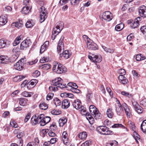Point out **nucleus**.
<instances>
[{"label":"nucleus","instance_id":"nucleus-7","mask_svg":"<svg viewBox=\"0 0 146 146\" xmlns=\"http://www.w3.org/2000/svg\"><path fill=\"white\" fill-rule=\"evenodd\" d=\"M62 79L60 78H55L54 80H52V85L56 86L60 88H66V84H64L62 83Z\"/></svg>","mask_w":146,"mask_h":146},{"label":"nucleus","instance_id":"nucleus-57","mask_svg":"<svg viewBox=\"0 0 146 146\" xmlns=\"http://www.w3.org/2000/svg\"><path fill=\"white\" fill-rule=\"evenodd\" d=\"M46 48H46V47L43 45V44L42 45L40 48V53L41 54L42 53Z\"/></svg>","mask_w":146,"mask_h":146},{"label":"nucleus","instance_id":"nucleus-3","mask_svg":"<svg viewBox=\"0 0 146 146\" xmlns=\"http://www.w3.org/2000/svg\"><path fill=\"white\" fill-rule=\"evenodd\" d=\"M64 27V23L60 21L57 23L55 27L53 28V31L52 35V39L54 40L55 39L56 35L58 34L62 30Z\"/></svg>","mask_w":146,"mask_h":146},{"label":"nucleus","instance_id":"nucleus-52","mask_svg":"<svg viewBox=\"0 0 146 146\" xmlns=\"http://www.w3.org/2000/svg\"><path fill=\"white\" fill-rule=\"evenodd\" d=\"M132 104L135 109L137 107H138V106H139L138 104L136 102L134 101V100H132L131 101Z\"/></svg>","mask_w":146,"mask_h":146},{"label":"nucleus","instance_id":"nucleus-13","mask_svg":"<svg viewBox=\"0 0 146 146\" xmlns=\"http://www.w3.org/2000/svg\"><path fill=\"white\" fill-rule=\"evenodd\" d=\"M117 102L118 105L116 106L115 111L117 115H121L123 112V110L119 101L117 100Z\"/></svg>","mask_w":146,"mask_h":146},{"label":"nucleus","instance_id":"nucleus-48","mask_svg":"<svg viewBox=\"0 0 146 146\" xmlns=\"http://www.w3.org/2000/svg\"><path fill=\"white\" fill-rule=\"evenodd\" d=\"M118 72L121 75H125L126 73L125 70L123 69H121L118 70Z\"/></svg>","mask_w":146,"mask_h":146},{"label":"nucleus","instance_id":"nucleus-58","mask_svg":"<svg viewBox=\"0 0 146 146\" xmlns=\"http://www.w3.org/2000/svg\"><path fill=\"white\" fill-rule=\"evenodd\" d=\"M124 126L121 124H115L111 126V127L113 128H116L117 127H123Z\"/></svg>","mask_w":146,"mask_h":146},{"label":"nucleus","instance_id":"nucleus-42","mask_svg":"<svg viewBox=\"0 0 146 146\" xmlns=\"http://www.w3.org/2000/svg\"><path fill=\"white\" fill-rule=\"evenodd\" d=\"M136 111L139 113H141L143 111V108L140 106H138L135 109Z\"/></svg>","mask_w":146,"mask_h":146},{"label":"nucleus","instance_id":"nucleus-12","mask_svg":"<svg viewBox=\"0 0 146 146\" xmlns=\"http://www.w3.org/2000/svg\"><path fill=\"white\" fill-rule=\"evenodd\" d=\"M139 15L143 17H146V7L142 6L138 9Z\"/></svg>","mask_w":146,"mask_h":146},{"label":"nucleus","instance_id":"nucleus-36","mask_svg":"<svg viewBox=\"0 0 146 146\" xmlns=\"http://www.w3.org/2000/svg\"><path fill=\"white\" fill-rule=\"evenodd\" d=\"M22 94L25 97H30L33 95V93L32 92H29L27 91H25L22 92Z\"/></svg>","mask_w":146,"mask_h":146},{"label":"nucleus","instance_id":"nucleus-56","mask_svg":"<svg viewBox=\"0 0 146 146\" xmlns=\"http://www.w3.org/2000/svg\"><path fill=\"white\" fill-rule=\"evenodd\" d=\"M91 141L90 140H88L85 141L84 143L82 145V146H89L90 144H91Z\"/></svg>","mask_w":146,"mask_h":146},{"label":"nucleus","instance_id":"nucleus-47","mask_svg":"<svg viewBox=\"0 0 146 146\" xmlns=\"http://www.w3.org/2000/svg\"><path fill=\"white\" fill-rule=\"evenodd\" d=\"M10 124L12 127L14 128H17L18 127V125L15 121H11Z\"/></svg>","mask_w":146,"mask_h":146},{"label":"nucleus","instance_id":"nucleus-9","mask_svg":"<svg viewBox=\"0 0 146 146\" xmlns=\"http://www.w3.org/2000/svg\"><path fill=\"white\" fill-rule=\"evenodd\" d=\"M30 39H26L22 42L21 44L20 49L21 50H25L31 44Z\"/></svg>","mask_w":146,"mask_h":146},{"label":"nucleus","instance_id":"nucleus-32","mask_svg":"<svg viewBox=\"0 0 146 146\" xmlns=\"http://www.w3.org/2000/svg\"><path fill=\"white\" fill-rule=\"evenodd\" d=\"M87 137V134L86 132H83L78 134V137L82 139H84Z\"/></svg>","mask_w":146,"mask_h":146},{"label":"nucleus","instance_id":"nucleus-24","mask_svg":"<svg viewBox=\"0 0 146 146\" xmlns=\"http://www.w3.org/2000/svg\"><path fill=\"white\" fill-rule=\"evenodd\" d=\"M47 13H40V22L42 23L44 22L47 17Z\"/></svg>","mask_w":146,"mask_h":146},{"label":"nucleus","instance_id":"nucleus-31","mask_svg":"<svg viewBox=\"0 0 146 146\" xmlns=\"http://www.w3.org/2000/svg\"><path fill=\"white\" fill-rule=\"evenodd\" d=\"M93 97V93L92 91H88L86 95V99L89 102L91 101V99Z\"/></svg>","mask_w":146,"mask_h":146},{"label":"nucleus","instance_id":"nucleus-64","mask_svg":"<svg viewBox=\"0 0 146 146\" xmlns=\"http://www.w3.org/2000/svg\"><path fill=\"white\" fill-rule=\"evenodd\" d=\"M57 140L56 138H53L51 139L50 141L51 144H53L55 143Z\"/></svg>","mask_w":146,"mask_h":146},{"label":"nucleus","instance_id":"nucleus-33","mask_svg":"<svg viewBox=\"0 0 146 146\" xmlns=\"http://www.w3.org/2000/svg\"><path fill=\"white\" fill-rule=\"evenodd\" d=\"M41 68L44 70H48L51 67V65L49 64H42L40 66Z\"/></svg>","mask_w":146,"mask_h":146},{"label":"nucleus","instance_id":"nucleus-40","mask_svg":"<svg viewBox=\"0 0 146 146\" xmlns=\"http://www.w3.org/2000/svg\"><path fill=\"white\" fill-rule=\"evenodd\" d=\"M66 120L64 118L60 119L58 121L59 126H63L65 123L66 122Z\"/></svg>","mask_w":146,"mask_h":146},{"label":"nucleus","instance_id":"nucleus-35","mask_svg":"<svg viewBox=\"0 0 146 146\" xmlns=\"http://www.w3.org/2000/svg\"><path fill=\"white\" fill-rule=\"evenodd\" d=\"M34 23L32 20L28 21L26 23L25 26L27 28H29L33 26L34 25Z\"/></svg>","mask_w":146,"mask_h":146},{"label":"nucleus","instance_id":"nucleus-49","mask_svg":"<svg viewBox=\"0 0 146 146\" xmlns=\"http://www.w3.org/2000/svg\"><path fill=\"white\" fill-rule=\"evenodd\" d=\"M70 90L76 94H78L80 93V91L79 89H77V88H71Z\"/></svg>","mask_w":146,"mask_h":146},{"label":"nucleus","instance_id":"nucleus-26","mask_svg":"<svg viewBox=\"0 0 146 146\" xmlns=\"http://www.w3.org/2000/svg\"><path fill=\"white\" fill-rule=\"evenodd\" d=\"M38 82L37 80L35 79H33L32 80H31V81L29 82L27 84V87L28 88L29 87L30 88L32 87V86H33L34 85H35L36 83Z\"/></svg>","mask_w":146,"mask_h":146},{"label":"nucleus","instance_id":"nucleus-53","mask_svg":"<svg viewBox=\"0 0 146 146\" xmlns=\"http://www.w3.org/2000/svg\"><path fill=\"white\" fill-rule=\"evenodd\" d=\"M140 104L142 106L146 107V98H144L142 100L140 101Z\"/></svg>","mask_w":146,"mask_h":146},{"label":"nucleus","instance_id":"nucleus-8","mask_svg":"<svg viewBox=\"0 0 146 146\" xmlns=\"http://www.w3.org/2000/svg\"><path fill=\"white\" fill-rule=\"evenodd\" d=\"M24 58H21L14 65V68L19 70H22L23 68L25 61Z\"/></svg>","mask_w":146,"mask_h":146},{"label":"nucleus","instance_id":"nucleus-61","mask_svg":"<svg viewBox=\"0 0 146 146\" xmlns=\"http://www.w3.org/2000/svg\"><path fill=\"white\" fill-rule=\"evenodd\" d=\"M33 142H34V143L36 146H38V145L39 144V141L38 140V139L37 137L35 138V139L34 141H33Z\"/></svg>","mask_w":146,"mask_h":146},{"label":"nucleus","instance_id":"nucleus-17","mask_svg":"<svg viewBox=\"0 0 146 146\" xmlns=\"http://www.w3.org/2000/svg\"><path fill=\"white\" fill-rule=\"evenodd\" d=\"M123 106L127 115L128 117L129 118L131 116V115L130 110V109L128 108V106L125 103L123 104Z\"/></svg>","mask_w":146,"mask_h":146},{"label":"nucleus","instance_id":"nucleus-16","mask_svg":"<svg viewBox=\"0 0 146 146\" xmlns=\"http://www.w3.org/2000/svg\"><path fill=\"white\" fill-rule=\"evenodd\" d=\"M0 62L3 64H7L10 62L7 57L4 56H0Z\"/></svg>","mask_w":146,"mask_h":146},{"label":"nucleus","instance_id":"nucleus-51","mask_svg":"<svg viewBox=\"0 0 146 146\" xmlns=\"http://www.w3.org/2000/svg\"><path fill=\"white\" fill-rule=\"evenodd\" d=\"M122 95L125 96H127L128 97H130L132 96L131 94H129L128 92L125 91H122L121 92Z\"/></svg>","mask_w":146,"mask_h":146},{"label":"nucleus","instance_id":"nucleus-34","mask_svg":"<svg viewBox=\"0 0 146 146\" xmlns=\"http://www.w3.org/2000/svg\"><path fill=\"white\" fill-rule=\"evenodd\" d=\"M106 114L108 117L111 118L113 115V113L112 111V109L110 108L108 109L107 111Z\"/></svg>","mask_w":146,"mask_h":146},{"label":"nucleus","instance_id":"nucleus-22","mask_svg":"<svg viewBox=\"0 0 146 146\" xmlns=\"http://www.w3.org/2000/svg\"><path fill=\"white\" fill-rule=\"evenodd\" d=\"M70 105L69 101L67 99L64 100L62 102V106L63 108L66 109L68 108L70 106Z\"/></svg>","mask_w":146,"mask_h":146},{"label":"nucleus","instance_id":"nucleus-10","mask_svg":"<svg viewBox=\"0 0 146 146\" xmlns=\"http://www.w3.org/2000/svg\"><path fill=\"white\" fill-rule=\"evenodd\" d=\"M87 46L88 48L91 50H96L98 49V46L97 44L92 41L88 40Z\"/></svg>","mask_w":146,"mask_h":146},{"label":"nucleus","instance_id":"nucleus-28","mask_svg":"<svg viewBox=\"0 0 146 146\" xmlns=\"http://www.w3.org/2000/svg\"><path fill=\"white\" fill-rule=\"evenodd\" d=\"M124 26V24L120 23L115 26V29L117 31H120L123 28Z\"/></svg>","mask_w":146,"mask_h":146},{"label":"nucleus","instance_id":"nucleus-43","mask_svg":"<svg viewBox=\"0 0 146 146\" xmlns=\"http://www.w3.org/2000/svg\"><path fill=\"white\" fill-rule=\"evenodd\" d=\"M40 13H47L46 10L44 7L42 6L39 9Z\"/></svg>","mask_w":146,"mask_h":146},{"label":"nucleus","instance_id":"nucleus-21","mask_svg":"<svg viewBox=\"0 0 146 146\" xmlns=\"http://www.w3.org/2000/svg\"><path fill=\"white\" fill-rule=\"evenodd\" d=\"M93 56V62H100L102 60V58L100 55H94Z\"/></svg>","mask_w":146,"mask_h":146},{"label":"nucleus","instance_id":"nucleus-39","mask_svg":"<svg viewBox=\"0 0 146 146\" xmlns=\"http://www.w3.org/2000/svg\"><path fill=\"white\" fill-rule=\"evenodd\" d=\"M19 103L21 106H25L27 104V100L24 98H21L20 99Z\"/></svg>","mask_w":146,"mask_h":146},{"label":"nucleus","instance_id":"nucleus-6","mask_svg":"<svg viewBox=\"0 0 146 146\" xmlns=\"http://www.w3.org/2000/svg\"><path fill=\"white\" fill-rule=\"evenodd\" d=\"M44 116V115L41 114L40 115H33L31 118V123L33 125L42 123V118Z\"/></svg>","mask_w":146,"mask_h":146},{"label":"nucleus","instance_id":"nucleus-44","mask_svg":"<svg viewBox=\"0 0 146 146\" xmlns=\"http://www.w3.org/2000/svg\"><path fill=\"white\" fill-rule=\"evenodd\" d=\"M67 85L71 87V88H74L75 87V88H78V86L76 84L73 83L69 82L68 84Z\"/></svg>","mask_w":146,"mask_h":146},{"label":"nucleus","instance_id":"nucleus-41","mask_svg":"<svg viewBox=\"0 0 146 146\" xmlns=\"http://www.w3.org/2000/svg\"><path fill=\"white\" fill-rule=\"evenodd\" d=\"M54 104L57 106H59L61 104V102L60 100L57 98H55L53 100Z\"/></svg>","mask_w":146,"mask_h":146},{"label":"nucleus","instance_id":"nucleus-30","mask_svg":"<svg viewBox=\"0 0 146 146\" xmlns=\"http://www.w3.org/2000/svg\"><path fill=\"white\" fill-rule=\"evenodd\" d=\"M39 107L41 109L45 110L48 108V105L45 103L43 102L39 104Z\"/></svg>","mask_w":146,"mask_h":146},{"label":"nucleus","instance_id":"nucleus-55","mask_svg":"<svg viewBox=\"0 0 146 146\" xmlns=\"http://www.w3.org/2000/svg\"><path fill=\"white\" fill-rule=\"evenodd\" d=\"M23 145V141L22 140H21V139H20L19 143L18 145L16 143H12L11 146H22Z\"/></svg>","mask_w":146,"mask_h":146},{"label":"nucleus","instance_id":"nucleus-63","mask_svg":"<svg viewBox=\"0 0 146 146\" xmlns=\"http://www.w3.org/2000/svg\"><path fill=\"white\" fill-rule=\"evenodd\" d=\"M140 29L143 33H145L146 32V26H143Z\"/></svg>","mask_w":146,"mask_h":146},{"label":"nucleus","instance_id":"nucleus-14","mask_svg":"<svg viewBox=\"0 0 146 146\" xmlns=\"http://www.w3.org/2000/svg\"><path fill=\"white\" fill-rule=\"evenodd\" d=\"M140 19V17H138L137 19H136L131 23V27L133 29L137 28L139 25V21Z\"/></svg>","mask_w":146,"mask_h":146},{"label":"nucleus","instance_id":"nucleus-15","mask_svg":"<svg viewBox=\"0 0 146 146\" xmlns=\"http://www.w3.org/2000/svg\"><path fill=\"white\" fill-rule=\"evenodd\" d=\"M7 21V15L6 14L3 15L0 17V25H3Z\"/></svg>","mask_w":146,"mask_h":146},{"label":"nucleus","instance_id":"nucleus-37","mask_svg":"<svg viewBox=\"0 0 146 146\" xmlns=\"http://www.w3.org/2000/svg\"><path fill=\"white\" fill-rule=\"evenodd\" d=\"M25 77L23 76H18L15 77L14 79V81H20L23 79L25 78Z\"/></svg>","mask_w":146,"mask_h":146},{"label":"nucleus","instance_id":"nucleus-4","mask_svg":"<svg viewBox=\"0 0 146 146\" xmlns=\"http://www.w3.org/2000/svg\"><path fill=\"white\" fill-rule=\"evenodd\" d=\"M52 70L58 74H61L66 72V68L60 63L55 62L53 66Z\"/></svg>","mask_w":146,"mask_h":146},{"label":"nucleus","instance_id":"nucleus-20","mask_svg":"<svg viewBox=\"0 0 146 146\" xmlns=\"http://www.w3.org/2000/svg\"><path fill=\"white\" fill-rule=\"evenodd\" d=\"M68 134L66 131H64L62 134V138L64 143L66 144L68 142V138L67 137Z\"/></svg>","mask_w":146,"mask_h":146},{"label":"nucleus","instance_id":"nucleus-46","mask_svg":"<svg viewBox=\"0 0 146 146\" xmlns=\"http://www.w3.org/2000/svg\"><path fill=\"white\" fill-rule=\"evenodd\" d=\"M54 95V94L52 92L48 94L46 97V100H49L52 99Z\"/></svg>","mask_w":146,"mask_h":146},{"label":"nucleus","instance_id":"nucleus-62","mask_svg":"<svg viewBox=\"0 0 146 146\" xmlns=\"http://www.w3.org/2000/svg\"><path fill=\"white\" fill-rule=\"evenodd\" d=\"M48 60H49L48 58H47V57H44L42 59L40 60V62L41 63H42L44 62H47L48 61Z\"/></svg>","mask_w":146,"mask_h":146},{"label":"nucleus","instance_id":"nucleus-2","mask_svg":"<svg viewBox=\"0 0 146 146\" xmlns=\"http://www.w3.org/2000/svg\"><path fill=\"white\" fill-rule=\"evenodd\" d=\"M89 111L90 114L88 113H86V115L90 119H91L92 117H94L96 119H99L101 117V113L97 108L93 105H91L89 107Z\"/></svg>","mask_w":146,"mask_h":146},{"label":"nucleus","instance_id":"nucleus-19","mask_svg":"<svg viewBox=\"0 0 146 146\" xmlns=\"http://www.w3.org/2000/svg\"><path fill=\"white\" fill-rule=\"evenodd\" d=\"M9 42L6 40L1 39L0 40V48L5 47L6 46L9 44Z\"/></svg>","mask_w":146,"mask_h":146},{"label":"nucleus","instance_id":"nucleus-18","mask_svg":"<svg viewBox=\"0 0 146 146\" xmlns=\"http://www.w3.org/2000/svg\"><path fill=\"white\" fill-rule=\"evenodd\" d=\"M42 119V123L40 124V125L41 126H43L45 125L48 123L51 119L50 117L48 116H46L45 117H44Z\"/></svg>","mask_w":146,"mask_h":146},{"label":"nucleus","instance_id":"nucleus-11","mask_svg":"<svg viewBox=\"0 0 146 146\" xmlns=\"http://www.w3.org/2000/svg\"><path fill=\"white\" fill-rule=\"evenodd\" d=\"M102 18L108 21H111L113 18L111 13L109 11H106L102 15Z\"/></svg>","mask_w":146,"mask_h":146},{"label":"nucleus","instance_id":"nucleus-27","mask_svg":"<svg viewBox=\"0 0 146 146\" xmlns=\"http://www.w3.org/2000/svg\"><path fill=\"white\" fill-rule=\"evenodd\" d=\"M60 96L61 97H68L72 98H73L74 97V95L72 94L66 92L61 94Z\"/></svg>","mask_w":146,"mask_h":146},{"label":"nucleus","instance_id":"nucleus-29","mask_svg":"<svg viewBox=\"0 0 146 146\" xmlns=\"http://www.w3.org/2000/svg\"><path fill=\"white\" fill-rule=\"evenodd\" d=\"M30 11V10H29V7L28 6H27L24 7L22 8L21 12L24 14L27 15L29 13Z\"/></svg>","mask_w":146,"mask_h":146},{"label":"nucleus","instance_id":"nucleus-59","mask_svg":"<svg viewBox=\"0 0 146 146\" xmlns=\"http://www.w3.org/2000/svg\"><path fill=\"white\" fill-rule=\"evenodd\" d=\"M134 36H133V34L132 33L130 34L127 37V40L130 41L131 39L133 38Z\"/></svg>","mask_w":146,"mask_h":146},{"label":"nucleus","instance_id":"nucleus-38","mask_svg":"<svg viewBox=\"0 0 146 146\" xmlns=\"http://www.w3.org/2000/svg\"><path fill=\"white\" fill-rule=\"evenodd\" d=\"M145 59V56H143V55L141 54H138L136 56V59L137 61L143 60Z\"/></svg>","mask_w":146,"mask_h":146},{"label":"nucleus","instance_id":"nucleus-54","mask_svg":"<svg viewBox=\"0 0 146 146\" xmlns=\"http://www.w3.org/2000/svg\"><path fill=\"white\" fill-rule=\"evenodd\" d=\"M51 113L54 115H58L60 114L61 113L60 111H59L56 110H52L51 112Z\"/></svg>","mask_w":146,"mask_h":146},{"label":"nucleus","instance_id":"nucleus-25","mask_svg":"<svg viewBox=\"0 0 146 146\" xmlns=\"http://www.w3.org/2000/svg\"><path fill=\"white\" fill-rule=\"evenodd\" d=\"M141 129L143 133H146V119L142 122L141 125Z\"/></svg>","mask_w":146,"mask_h":146},{"label":"nucleus","instance_id":"nucleus-50","mask_svg":"<svg viewBox=\"0 0 146 146\" xmlns=\"http://www.w3.org/2000/svg\"><path fill=\"white\" fill-rule=\"evenodd\" d=\"M134 137L135 140L138 139V140H140V136L135 131L133 132Z\"/></svg>","mask_w":146,"mask_h":146},{"label":"nucleus","instance_id":"nucleus-45","mask_svg":"<svg viewBox=\"0 0 146 146\" xmlns=\"http://www.w3.org/2000/svg\"><path fill=\"white\" fill-rule=\"evenodd\" d=\"M40 75V72L38 70H36L34 72L33 74V76L35 77H37L38 76Z\"/></svg>","mask_w":146,"mask_h":146},{"label":"nucleus","instance_id":"nucleus-1","mask_svg":"<svg viewBox=\"0 0 146 146\" xmlns=\"http://www.w3.org/2000/svg\"><path fill=\"white\" fill-rule=\"evenodd\" d=\"M64 38L63 36H61L57 46V51L58 53L59 54L60 57H63L67 59L70 57L71 53L68 50H66L64 51V45L63 41Z\"/></svg>","mask_w":146,"mask_h":146},{"label":"nucleus","instance_id":"nucleus-60","mask_svg":"<svg viewBox=\"0 0 146 146\" xmlns=\"http://www.w3.org/2000/svg\"><path fill=\"white\" fill-rule=\"evenodd\" d=\"M48 135L49 136L54 137L55 136L56 134L55 133L52 131V130L51 129L48 132Z\"/></svg>","mask_w":146,"mask_h":146},{"label":"nucleus","instance_id":"nucleus-5","mask_svg":"<svg viewBox=\"0 0 146 146\" xmlns=\"http://www.w3.org/2000/svg\"><path fill=\"white\" fill-rule=\"evenodd\" d=\"M97 131L100 134L102 135H110L113 134V132L109 130V128L106 126H100L97 127L96 128Z\"/></svg>","mask_w":146,"mask_h":146},{"label":"nucleus","instance_id":"nucleus-23","mask_svg":"<svg viewBox=\"0 0 146 146\" xmlns=\"http://www.w3.org/2000/svg\"><path fill=\"white\" fill-rule=\"evenodd\" d=\"M81 102L79 100H75L73 102L72 105L76 109H78L79 107L81 105Z\"/></svg>","mask_w":146,"mask_h":146}]
</instances>
